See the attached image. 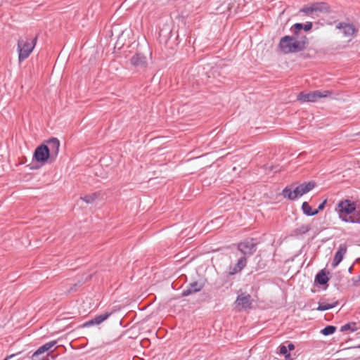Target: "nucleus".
I'll list each match as a JSON object with an SVG mask.
<instances>
[{
    "label": "nucleus",
    "mask_w": 360,
    "mask_h": 360,
    "mask_svg": "<svg viewBox=\"0 0 360 360\" xmlns=\"http://www.w3.org/2000/svg\"><path fill=\"white\" fill-rule=\"evenodd\" d=\"M316 185V184L314 181L303 182L295 188L292 186V185H291L290 186L285 187L283 190L282 195L285 198H287L290 200H295L303 195L309 193L310 191L315 188Z\"/></svg>",
    "instance_id": "obj_2"
},
{
    "label": "nucleus",
    "mask_w": 360,
    "mask_h": 360,
    "mask_svg": "<svg viewBox=\"0 0 360 360\" xmlns=\"http://www.w3.org/2000/svg\"><path fill=\"white\" fill-rule=\"evenodd\" d=\"M329 274V271L326 269H321L315 276L314 282L321 285H326L329 281V278L328 276Z\"/></svg>",
    "instance_id": "obj_15"
},
{
    "label": "nucleus",
    "mask_w": 360,
    "mask_h": 360,
    "mask_svg": "<svg viewBox=\"0 0 360 360\" xmlns=\"http://www.w3.org/2000/svg\"><path fill=\"white\" fill-rule=\"evenodd\" d=\"M332 94V91L329 90L325 91H314L309 93L300 92L297 96V100L302 103L316 102L321 98H326Z\"/></svg>",
    "instance_id": "obj_4"
},
{
    "label": "nucleus",
    "mask_w": 360,
    "mask_h": 360,
    "mask_svg": "<svg viewBox=\"0 0 360 360\" xmlns=\"http://www.w3.org/2000/svg\"><path fill=\"white\" fill-rule=\"evenodd\" d=\"M339 304L338 300L334 301L332 303H324V302H319V306L316 308L317 311H326L335 307Z\"/></svg>",
    "instance_id": "obj_19"
},
{
    "label": "nucleus",
    "mask_w": 360,
    "mask_h": 360,
    "mask_svg": "<svg viewBox=\"0 0 360 360\" xmlns=\"http://www.w3.org/2000/svg\"><path fill=\"white\" fill-rule=\"evenodd\" d=\"M356 325V324L354 322H350V323H346L341 326L340 331L345 332L346 330H349L352 332H354V331L357 330V327Z\"/></svg>",
    "instance_id": "obj_24"
},
{
    "label": "nucleus",
    "mask_w": 360,
    "mask_h": 360,
    "mask_svg": "<svg viewBox=\"0 0 360 360\" xmlns=\"http://www.w3.org/2000/svg\"><path fill=\"white\" fill-rule=\"evenodd\" d=\"M314 7V12H328V5L324 2H318V3H314L312 4Z\"/></svg>",
    "instance_id": "obj_22"
},
{
    "label": "nucleus",
    "mask_w": 360,
    "mask_h": 360,
    "mask_svg": "<svg viewBox=\"0 0 360 360\" xmlns=\"http://www.w3.org/2000/svg\"><path fill=\"white\" fill-rule=\"evenodd\" d=\"M205 283L202 281H193L190 283L186 288L183 290L181 297H187L190 295L198 292L204 288Z\"/></svg>",
    "instance_id": "obj_8"
},
{
    "label": "nucleus",
    "mask_w": 360,
    "mask_h": 360,
    "mask_svg": "<svg viewBox=\"0 0 360 360\" xmlns=\"http://www.w3.org/2000/svg\"><path fill=\"white\" fill-rule=\"evenodd\" d=\"M312 4L309 6H304L300 10V13H304L305 15H311L314 11Z\"/></svg>",
    "instance_id": "obj_29"
},
{
    "label": "nucleus",
    "mask_w": 360,
    "mask_h": 360,
    "mask_svg": "<svg viewBox=\"0 0 360 360\" xmlns=\"http://www.w3.org/2000/svg\"><path fill=\"white\" fill-rule=\"evenodd\" d=\"M352 266H350V267L349 268V273H352Z\"/></svg>",
    "instance_id": "obj_34"
},
{
    "label": "nucleus",
    "mask_w": 360,
    "mask_h": 360,
    "mask_svg": "<svg viewBox=\"0 0 360 360\" xmlns=\"http://www.w3.org/2000/svg\"><path fill=\"white\" fill-rule=\"evenodd\" d=\"M34 356H35V352L33 353V354L31 357L32 360H54L55 359L54 356L49 353H47L46 355L40 354L39 355L36 356L37 358H34Z\"/></svg>",
    "instance_id": "obj_23"
},
{
    "label": "nucleus",
    "mask_w": 360,
    "mask_h": 360,
    "mask_svg": "<svg viewBox=\"0 0 360 360\" xmlns=\"http://www.w3.org/2000/svg\"><path fill=\"white\" fill-rule=\"evenodd\" d=\"M286 347L288 348V350H293L295 349V345L291 342H290Z\"/></svg>",
    "instance_id": "obj_32"
},
{
    "label": "nucleus",
    "mask_w": 360,
    "mask_h": 360,
    "mask_svg": "<svg viewBox=\"0 0 360 360\" xmlns=\"http://www.w3.org/2000/svg\"><path fill=\"white\" fill-rule=\"evenodd\" d=\"M257 243L254 238H247L238 244V250L244 256L252 255L257 250Z\"/></svg>",
    "instance_id": "obj_6"
},
{
    "label": "nucleus",
    "mask_w": 360,
    "mask_h": 360,
    "mask_svg": "<svg viewBox=\"0 0 360 360\" xmlns=\"http://www.w3.org/2000/svg\"><path fill=\"white\" fill-rule=\"evenodd\" d=\"M247 264V257L245 256H243L240 258H239L237 261V263L236 264V266L237 268L240 269H243Z\"/></svg>",
    "instance_id": "obj_27"
},
{
    "label": "nucleus",
    "mask_w": 360,
    "mask_h": 360,
    "mask_svg": "<svg viewBox=\"0 0 360 360\" xmlns=\"http://www.w3.org/2000/svg\"><path fill=\"white\" fill-rule=\"evenodd\" d=\"M302 210L303 213L308 217H311L317 214V211L313 210L307 202H304L302 203Z\"/></svg>",
    "instance_id": "obj_20"
},
{
    "label": "nucleus",
    "mask_w": 360,
    "mask_h": 360,
    "mask_svg": "<svg viewBox=\"0 0 360 360\" xmlns=\"http://www.w3.org/2000/svg\"><path fill=\"white\" fill-rule=\"evenodd\" d=\"M237 306H241L244 309L252 308V298L250 294L240 293L239 294L235 301Z\"/></svg>",
    "instance_id": "obj_9"
},
{
    "label": "nucleus",
    "mask_w": 360,
    "mask_h": 360,
    "mask_svg": "<svg viewBox=\"0 0 360 360\" xmlns=\"http://www.w3.org/2000/svg\"><path fill=\"white\" fill-rule=\"evenodd\" d=\"M347 245L345 244H340L338 250L335 254L332 266L333 268L336 267L343 259L344 255L347 252Z\"/></svg>",
    "instance_id": "obj_13"
},
{
    "label": "nucleus",
    "mask_w": 360,
    "mask_h": 360,
    "mask_svg": "<svg viewBox=\"0 0 360 360\" xmlns=\"http://www.w3.org/2000/svg\"><path fill=\"white\" fill-rule=\"evenodd\" d=\"M57 343L56 340H53L51 342H49L47 343H45L44 345L39 347L36 351H35V356L34 358H37L38 355L40 354H44L45 352H48L49 350L52 348Z\"/></svg>",
    "instance_id": "obj_17"
},
{
    "label": "nucleus",
    "mask_w": 360,
    "mask_h": 360,
    "mask_svg": "<svg viewBox=\"0 0 360 360\" xmlns=\"http://www.w3.org/2000/svg\"><path fill=\"white\" fill-rule=\"evenodd\" d=\"M279 352L281 354L285 356V358L288 360H290V354L288 352V348L285 345H281L279 346Z\"/></svg>",
    "instance_id": "obj_28"
},
{
    "label": "nucleus",
    "mask_w": 360,
    "mask_h": 360,
    "mask_svg": "<svg viewBox=\"0 0 360 360\" xmlns=\"http://www.w3.org/2000/svg\"><path fill=\"white\" fill-rule=\"evenodd\" d=\"M48 147L51 152V162L56 160L59 153L60 141L57 138H51L48 141Z\"/></svg>",
    "instance_id": "obj_11"
},
{
    "label": "nucleus",
    "mask_w": 360,
    "mask_h": 360,
    "mask_svg": "<svg viewBox=\"0 0 360 360\" xmlns=\"http://www.w3.org/2000/svg\"><path fill=\"white\" fill-rule=\"evenodd\" d=\"M15 354H11V355H10V356H7V357H6V359H4V360H8L9 359H11V358H12V357L15 356Z\"/></svg>",
    "instance_id": "obj_33"
},
{
    "label": "nucleus",
    "mask_w": 360,
    "mask_h": 360,
    "mask_svg": "<svg viewBox=\"0 0 360 360\" xmlns=\"http://www.w3.org/2000/svg\"><path fill=\"white\" fill-rule=\"evenodd\" d=\"M359 280H360V274H359Z\"/></svg>",
    "instance_id": "obj_35"
},
{
    "label": "nucleus",
    "mask_w": 360,
    "mask_h": 360,
    "mask_svg": "<svg viewBox=\"0 0 360 360\" xmlns=\"http://www.w3.org/2000/svg\"><path fill=\"white\" fill-rule=\"evenodd\" d=\"M308 43L305 35H285L279 41L278 48L283 53H298L304 51Z\"/></svg>",
    "instance_id": "obj_1"
},
{
    "label": "nucleus",
    "mask_w": 360,
    "mask_h": 360,
    "mask_svg": "<svg viewBox=\"0 0 360 360\" xmlns=\"http://www.w3.org/2000/svg\"><path fill=\"white\" fill-rule=\"evenodd\" d=\"M131 64L138 69H144L147 66V58L142 53H136L130 59Z\"/></svg>",
    "instance_id": "obj_10"
},
{
    "label": "nucleus",
    "mask_w": 360,
    "mask_h": 360,
    "mask_svg": "<svg viewBox=\"0 0 360 360\" xmlns=\"http://www.w3.org/2000/svg\"><path fill=\"white\" fill-rule=\"evenodd\" d=\"M51 160V152L49 148L46 144H41L37 146L34 150L33 155V160L38 162H46L47 160Z\"/></svg>",
    "instance_id": "obj_7"
},
{
    "label": "nucleus",
    "mask_w": 360,
    "mask_h": 360,
    "mask_svg": "<svg viewBox=\"0 0 360 360\" xmlns=\"http://www.w3.org/2000/svg\"><path fill=\"white\" fill-rule=\"evenodd\" d=\"M240 271V269H239L238 268H237V266H236V264L234 266H230L229 268V272H228V274L229 276H232V275H234L238 272Z\"/></svg>",
    "instance_id": "obj_30"
},
{
    "label": "nucleus",
    "mask_w": 360,
    "mask_h": 360,
    "mask_svg": "<svg viewBox=\"0 0 360 360\" xmlns=\"http://www.w3.org/2000/svg\"><path fill=\"white\" fill-rule=\"evenodd\" d=\"M358 348H360V345L357 347Z\"/></svg>",
    "instance_id": "obj_36"
},
{
    "label": "nucleus",
    "mask_w": 360,
    "mask_h": 360,
    "mask_svg": "<svg viewBox=\"0 0 360 360\" xmlns=\"http://www.w3.org/2000/svg\"><path fill=\"white\" fill-rule=\"evenodd\" d=\"M337 210L339 217L343 221V219L348 218V215L355 211L356 206L354 202L349 200H343L338 203Z\"/></svg>",
    "instance_id": "obj_5"
},
{
    "label": "nucleus",
    "mask_w": 360,
    "mask_h": 360,
    "mask_svg": "<svg viewBox=\"0 0 360 360\" xmlns=\"http://www.w3.org/2000/svg\"><path fill=\"white\" fill-rule=\"evenodd\" d=\"M343 221L352 224H360V208H356L354 212V215L349 216L348 218L343 219Z\"/></svg>",
    "instance_id": "obj_18"
},
{
    "label": "nucleus",
    "mask_w": 360,
    "mask_h": 360,
    "mask_svg": "<svg viewBox=\"0 0 360 360\" xmlns=\"http://www.w3.org/2000/svg\"><path fill=\"white\" fill-rule=\"evenodd\" d=\"M112 314L111 312H105L102 314H99L96 316H95L94 319L85 322L83 324V327H89L94 325H99L101 323H103L104 321L108 319L110 315Z\"/></svg>",
    "instance_id": "obj_12"
},
{
    "label": "nucleus",
    "mask_w": 360,
    "mask_h": 360,
    "mask_svg": "<svg viewBox=\"0 0 360 360\" xmlns=\"http://www.w3.org/2000/svg\"><path fill=\"white\" fill-rule=\"evenodd\" d=\"M311 229V227L308 224H302L295 229L293 230V235L294 236H300L303 235L306 233H307Z\"/></svg>",
    "instance_id": "obj_21"
},
{
    "label": "nucleus",
    "mask_w": 360,
    "mask_h": 360,
    "mask_svg": "<svg viewBox=\"0 0 360 360\" xmlns=\"http://www.w3.org/2000/svg\"><path fill=\"white\" fill-rule=\"evenodd\" d=\"M99 195L97 193H93L89 195H86L82 197L81 199L86 203H92Z\"/></svg>",
    "instance_id": "obj_26"
},
{
    "label": "nucleus",
    "mask_w": 360,
    "mask_h": 360,
    "mask_svg": "<svg viewBox=\"0 0 360 360\" xmlns=\"http://www.w3.org/2000/svg\"><path fill=\"white\" fill-rule=\"evenodd\" d=\"M337 28L342 30L345 37H351L355 32L354 26L352 24L340 22L337 25Z\"/></svg>",
    "instance_id": "obj_16"
},
{
    "label": "nucleus",
    "mask_w": 360,
    "mask_h": 360,
    "mask_svg": "<svg viewBox=\"0 0 360 360\" xmlns=\"http://www.w3.org/2000/svg\"><path fill=\"white\" fill-rule=\"evenodd\" d=\"M326 202L327 200L326 199L319 205L317 209H315V211H317V214L319 213V211L323 210L324 209Z\"/></svg>",
    "instance_id": "obj_31"
},
{
    "label": "nucleus",
    "mask_w": 360,
    "mask_h": 360,
    "mask_svg": "<svg viewBox=\"0 0 360 360\" xmlns=\"http://www.w3.org/2000/svg\"><path fill=\"white\" fill-rule=\"evenodd\" d=\"M312 25L311 22H307L305 24L297 22L292 26L290 30L292 34L297 35L300 34L302 30H304L305 32L309 31L312 28Z\"/></svg>",
    "instance_id": "obj_14"
},
{
    "label": "nucleus",
    "mask_w": 360,
    "mask_h": 360,
    "mask_svg": "<svg viewBox=\"0 0 360 360\" xmlns=\"http://www.w3.org/2000/svg\"><path fill=\"white\" fill-rule=\"evenodd\" d=\"M37 41V36L32 38L28 37H20L17 44L19 63L27 59L33 51Z\"/></svg>",
    "instance_id": "obj_3"
},
{
    "label": "nucleus",
    "mask_w": 360,
    "mask_h": 360,
    "mask_svg": "<svg viewBox=\"0 0 360 360\" xmlns=\"http://www.w3.org/2000/svg\"><path fill=\"white\" fill-rule=\"evenodd\" d=\"M336 331V327L334 326H327L321 330V333L325 336L333 334Z\"/></svg>",
    "instance_id": "obj_25"
}]
</instances>
